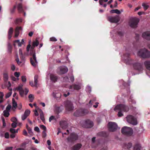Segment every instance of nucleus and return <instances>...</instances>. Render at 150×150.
Returning <instances> with one entry per match:
<instances>
[{
    "label": "nucleus",
    "mask_w": 150,
    "mask_h": 150,
    "mask_svg": "<svg viewBox=\"0 0 150 150\" xmlns=\"http://www.w3.org/2000/svg\"><path fill=\"white\" fill-rule=\"evenodd\" d=\"M114 110L115 111L117 110H118L119 112L118 113V116L119 117H121L123 116V115L122 112H127L129 110V108L128 106L126 105L120 104L117 105L114 108Z\"/></svg>",
    "instance_id": "nucleus-1"
},
{
    "label": "nucleus",
    "mask_w": 150,
    "mask_h": 150,
    "mask_svg": "<svg viewBox=\"0 0 150 150\" xmlns=\"http://www.w3.org/2000/svg\"><path fill=\"white\" fill-rule=\"evenodd\" d=\"M34 47H27V51L28 52L30 50V54L32 56L33 58H30V62L32 65L34 67L36 66L37 62L35 55V50Z\"/></svg>",
    "instance_id": "nucleus-2"
},
{
    "label": "nucleus",
    "mask_w": 150,
    "mask_h": 150,
    "mask_svg": "<svg viewBox=\"0 0 150 150\" xmlns=\"http://www.w3.org/2000/svg\"><path fill=\"white\" fill-rule=\"evenodd\" d=\"M137 55L143 58H149L150 57V52L144 47L139 51Z\"/></svg>",
    "instance_id": "nucleus-3"
},
{
    "label": "nucleus",
    "mask_w": 150,
    "mask_h": 150,
    "mask_svg": "<svg viewBox=\"0 0 150 150\" xmlns=\"http://www.w3.org/2000/svg\"><path fill=\"white\" fill-rule=\"evenodd\" d=\"M121 132L125 135L130 136L132 134L133 130L132 128L125 126L122 129Z\"/></svg>",
    "instance_id": "nucleus-4"
},
{
    "label": "nucleus",
    "mask_w": 150,
    "mask_h": 150,
    "mask_svg": "<svg viewBox=\"0 0 150 150\" xmlns=\"http://www.w3.org/2000/svg\"><path fill=\"white\" fill-rule=\"evenodd\" d=\"M139 21L138 18L136 17H132L130 18L129 22V25L133 28H135L137 26L138 23Z\"/></svg>",
    "instance_id": "nucleus-5"
},
{
    "label": "nucleus",
    "mask_w": 150,
    "mask_h": 150,
    "mask_svg": "<svg viewBox=\"0 0 150 150\" xmlns=\"http://www.w3.org/2000/svg\"><path fill=\"white\" fill-rule=\"evenodd\" d=\"M89 111L87 109H80L74 112V115L76 117L82 116L88 114Z\"/></svg>",
    "instance_id": "nucleus-6"
},
{
    "label": "nucleus",
    "mask_w": 150,
    "mask_h": 150,
    "mask_svg": "<svg viewBox=\"0 0 150 150\" xmlns=\"http://www.w3.org/2000/svg\"><path fill=\"white\" fill-rule=\"evenodd\" d=\"M78 138V136L75 133H72L70 134L69 137L67 138L68 142L71 143H73L75 141L77 140Z\"/></svg>",
    "instance_id": "nucleus-7"
},
{
    "label": "nucleus",
    "mask_w": 150,
    "mask_h": 150,
    "mask_svg": "<svg viewBox=\"0 0 150 150\" xmlns=\"http://www.w3.org/2000/svg\"><path fill=\"white\" fill-rule=\"evenodd\" d=\"M108 127L109 131L111 132L115 131L117 128V125L115 122H110L108 125Z\"/></svg>",
    "instance_id": "nucleus-8"
},
{
    "label": "nucleus",
    "mask_w": 150,
    "mask_h": 150,
    "mask_svg": "<svg viewBox=\"0 0 150 150\" xmlns=\"http://www.w3.org/2000/svg\"><path fill=\"white\" fill-rule=\"evenodd\" d=\"M64 105L66 109L68 111H71L73 110L74 107L72 102L69 100H67L64 102Z\"/></svg>",
    "instance_id": "nucleus-9"
},
{
    "label": "nucleus",
    "mask_w": 150,
    "mask_h": 150,
    "mask_svg": "<svg viewBox=\"0 0 150 150\" xmlns=\"http://www.w3.org/2000/svg\"><path fill=\"white\" fill-rule=\"evenodd\" d=\"M127 122L133 125H136L137 124V122L136 119L133 116L129 115L127 117Z\"/></svg>",
    "instance_id": "nucleus-10"
},
{
    "label": "nucleus",
    "mask_w": 150,
    "mask_h": 150,
    "mask_svg": "<svg viewBox=\"0 0 150 150\" xmlns=\"http://www.w3.org/2000/svg\"><path fill=\"white\" fill-rule=\"evenodd\" d=\"M133 66L134 68L139 71L142 72L144 69L143 64L141 63H135L133 64Z\"/></svg>",
    "instance_id": "nucleus-11"
},
{
    "label": "nucleus",
    "mask_w": 150,
    "mask_h": 150,
    "mask_svg": "<svg viewBox=\"0 0 150 150\" xmlns=\"http://www.w3.org/2000/svg\"><path fill=\"white\" fill-rule=\"evenodd\" d=\"M108 20L111 23H117L120 20V18L118 16H109L108 18Z\"/></svg>",
    "instance_id": "nucleus-12"
},
{
    "label": "nucleus",
    "mask_w": 150,
    "mask_h": 150,
    "mask_svg": "<svg viewBox=\"0 0 150 150\" xmlns=\"http://www.w3.org/2000/svg\"><path fill=\"white\" fill-rule=\"evenodd\" d=\"M130 54L128 53H126L124 54V56L125 57V62L127 64H130L132 63V60L129 57Z\"/></svg>",
    "instance_id": "nucleus-13"
},
{
    "label": "nucleus",
    "mask_w": 150,
    "mask_h": 150,
    "mask_svg": "<svg viewBox=\"0 0 150 150\" xmlns=\"http://www.w3.org/2000/svg\"><path fill=\"white\" fill-rule=\"evenodd\" d=\"M93 122L89 120H87L85 121L84 127L86 128H91L93 126Z\"/></svg>",
    "instance_id": "nucleus-14"
},
{
    "label": "nucleus",
    "mask_w": 150,
    "mask_h": 150,
    "mask_svg": "<svg viewBox=\"0 0 150 150\" xmlns=\"http://www.w3.org/2000/svg\"><path fill=\"white\" fill-rule=\"evenodd\" d=\"M143 38L148 40H150V31H146L144 32L142 35Z\"/></svg>",
    "instance_id": "nucleus-15"
},
{
    "label": "nucleus",
    "mask_w": 150,
    "mask_h": 150,
    "mask_svg": "<svg viewBox=\"0 0 150 150\" xmlns=\"http://www.w3.org/2000/svg\"><path fill=\"white\" fill-rule=\"evenodd\" d=\"M60 127L63 129L67 128L68 126V123L67 121L64 120L61 121L59 122Z\"/></svg>",
    "instance_id": "nucleus-16"
},
{
    "label": "nucleus",
    "mask_w": 150,
    "mask_h": 150,
    "mask_svg": "<svg viewBox=\"0 0 150 150\" xmlns=\"http://www.w3.org/2000/svg\"><path fill=\"white\" fill-rule=\"evenodd\" d=\"M69 88L70 89H74L76 90H78L81 89V87L79 85L74 84L70 86Z\"/></svg>",
    "instance_id": "nucleus-17"
},
{
    "label": "nucleus",
    "mask_w": 150,
    "mask_h": 150,
    "mask_svg": "<svg viewBox=\"0 0 150 150\" xmlns=\"http://www.w3.org/2000/svg\"><path fill=\"white\" fill-rule=\"evenodd\" d=\"M22 29L21 27H17L15 30L14 37L15 38L17 37L19 35L20 31H22Z\"/></svg>",
    "instance_id": "nucleus-18"
},
{
    "label": "nucleus",
    "mask_w": 150,
    "mask_h": 150,
    "mask_svg": "<svg viewBox=\"0 0 150 150\" xmlns=\"http://www.w3.org/2000/svg\"><path fill=\"white\" fill-rule=\"evenodd\" d=\"M82 146V144L81 143H77L74 145L72 147V150H79Z\"/></svg>",
    "instance_id": "nucleus-19"
},
{
    "label": "nucleus",
    "mask_w": 150,
    "mask_h": 150,
    "mask_svg": "<svg viewBox=\"0 0 150 150\" xmlns=\"http://www.w3.org/2000/svg\"><path fill=\"white\" fill-rule=\"evenodd\" d=\"M50 79L52 82L55 83L57 81V76L54 74H51L50 75Z\"/></svg>",
    "instance_id": "nucleus-20"
},
{
    "label": "nucleus",
    "mask_w": 150,
    "mask_h": 150,
    "mask_svg": "<svg viewBox=\"0 0 150 150\" xmlns=\"http://www.w3.org/2000/svg\"><path fill=\"white\" fill-rule=\"evenodd\" d=\"M3 79L4 82H6L8 79V73L7 71L4 72L3 74Z\"/></svg>",
    "instance_id": "nucleus-21"
},
{
    "label": "nucleus",
    "mask_w": 150,
    "mask_h": 150,
    "mask_svg": "<svg viewBox=\"0 0 150 150\" xmlns=\"http://www.w3.org/2000/svg\"><path fill=\"white\" fill-rule=\"evenodd\" d=\"M123 9H121L120 11H119V10L116 9L111 10L110 11V13H115L117 14H120L121 13V12H123Z\"/></svg>",
    "instance_id": "nucleus-22"
},
{
    "label": "nucleus",
    "mask_w": 150,
    "mask_h": 150,
    "mask_svg": "<svg viewBox=\"0 0 150 150\" xmlns=\"http://www.w3.org/2000/svg\"><path fill=\"white\" fill-rule=\"evenodd\" d=\"M144 64L146 69L147 70L150 71V61H146L144 62Z\"/></svg>",
    "instance_id": "nucleus-23"
},
{
    "label": "nucleus",
    "mask_w": 150,
    "mask_h": 150,
    "mask_svg": "<svg viewBox=\"0 0 150 150\" xmlns=\"http://www.w3.org/2000/svg\"><path fill=\"white\" fill-rule=\"evenodd\" d=\"M60 70L61 74H63L67 72L68 71V69L67 67H63L61 68Z\"/></svg>",
    "instance_id": "nucleus-24"
},
{
    "label": "nucleus",
    "mask_w": 150,
    "mask_h": 150,
    "mask_svg": "<svg viewBox=\"0 0 150 150\" xmlns=\"http://www.w3.org/2000/svg\"><path fill=\"white\" fill-rule=\"evenodd\" d=\"M14 45L15 46H22V43H21L19 40H15L13 42Z\"/></svg>",
    "instance_id": "nucleus-25"
},
{
    "label": "nucleus",
    "mask_w": 150,
    "mask_h": 150,
    "mask_svg": "<svg viewBox=\"0 0 150 150\" xmlns=\"http://www.w3.org/2000/svg\"><path fill=\"white\" fill-rule=\"evenodd\" d=\"M13 32V29L12 28H10L8 32V38L10 39L11 37V35Z\"/></svg>",
    "instance_id": "nucleus-26"
},
{
    "label": "nucleus",
    "mask_w": 150,
    "mask_h": 150,
    "mask_svg": "<svg viewBox=\"0 0 150 150\" xmlns=\"http://www.w3.org/2000/svg\"><path fill=\"white\" fill-rule=\"evenodd\" d=\"M141 146L140 144H137L134 147V150H140Z\"/></svg>",
    "instance_id": "nucleus-27"
},
{
    "label": "nucleus",
    "mask_w": 150,
    "mask_h": 150,
    "mask_svg": "<svg viewBox=\"0 0 150 150\" xmlns=\"http://www.w3.org/2000/svg\"><path fill=\"white\" fill-rule=\"evenodd\" d=\"M40 115L41 120L43 122H45L44 115L43 112L41 110H40Z\"/></svg>",
    "instance_id": "nucleus-28"
},
{
    "label": "nucleus",
    "mask_w": 150,
    "mask_h": 150,
    "mask_svg": "<svg viewBox=\"0 0 150 150\" xmlns=\"http://www.w3.org/2000/svg\"><path fill=\"white\" fill-rule=\"evenodd\" d=\"M19 53L20 58L22 60H24L25 57L23 54L22 50L21 49L19 50Z\"/></svg>",
    "instance_id": "nucleus-29"
},
{
    "label": "nucleus",
    "mask_w": 150,
    "mask_h": 150,
    "mask_svg": "<svg viewBox=\"0 0 150 150\" xmlns=\"http://www.w3.org/2000/svg\"><path fill=\"white\" fill-rule=\"evenodd\" d=\"M98 135L100 136L106 137L108 136L107 133L104 132H99L98 133Z\"/></svg>",
    "instance_id": "nucleus-30"
},
{
    "label": "nucleus",
    "mask_w": 150,
    "mask_h": 150,
    "mask_svg": "<svg viewBox=\"0 0 150 150\" xmlns=\"http://www.w3.org/2000/svg\"><path fill=\"white\" fill-rule=\"evenodd\" d=\"M39 44V42L38 39H36L33 42V46L34 47L38 46Z\"/></svg>",
    "instance_id": "nucleus-31"
},
{
    "label": "nucleus",
    "mask_w": 150,
    "mask_h": 150,
    "mask_svg": "<svg viewBox=\"0 0 150 150\" xmlns=\"http://www.w3.org/2000/svg\"><path fill=\"white\" fill-rule=\"evenodd\" d=\"M38 76L35 75L34 76V86L37 87V84L38 82Z\"/></svg>",
    "instance_id": "nucleus-32"
},
{
    "label": "nucleus",
    "mask_w": 150,
    "mask_h": 150,
    "mask_svg": "<svg viewBox=\"0 0 150 150\" xmlns=\"http://www.w3.org/2000/svg\"><path fill=\"white\" fill-rule=\"evenodd\" d=\"M4 93L3 92H0V104L4 101L3 97Z\"/></svg>",
    "instance_id": "nucleus-33"
},
{
    "label": "nucleus",
    "mask_w": 150,
    "mask_h": 150,
    "mask_svg": "<svg viewBox=\"0 0 150 150\" xmlns=\"http://www.w3.org/2000/svg\"><path fill=\"white\" fill-rule=\"evenodd\" d=\"M19 12H22L23 11L22 5L21 4H19L17 6Z\"/></svg>",
    "instance_id": "nucleus-34"
},
{
    "label": "nucleus",
    "mask_w": 150,
    "mask_h": 150,
    "mask_svg": "<svg viewBox=\"0 0 150 150\" xmlns=\"http://www.w3.org/2000/svg\"><path fill=\"white\" fill-rule=\"evenodd\" d=\"M142 6L145 10H147L149 7V6L147 4V3H143L142 4Z\"/></svg>",
    "instance_id": "nucleus-35"
},
{
    "label": "nucleus",
    "mask_w": 150,
    "mask_h": 150,
    "mask_svg": "<svg viewBox=\"0 0 150 150\" xmlns=\"http://www.w3.org/2000/svg\"><path fill=\"white\" fill-rule=\"evenodd\" d=\"M12 101H13V107L15 108L16 109L17 106V104L16 102L14 100V98H12Z\"/></svg>",
    "instance_id": "nucleus-36"
},
{
    "label": "nucleus",
    "mask_w": 150,
    "mask_h": 150,
    "mask_svg": "<svg viewBox=\"0 0 150 150\" xmlns=\"http://www.w3.org/2000/svg\"><path fill=\"white\" fill-rule=\"evenodd\" d=\"M4 113V116L6 117H8L10 115L9 112L6 110H4L3 112Z\"/></svg>",
    "instance_id": "nucleus-37"
},
{
    "label": "nucleus",
    "mask_w": 150,
    "mask_h": 150,
    "mask_svg": "<svg viewBox=\"0 0 150 150\" xmlns=\"http://www.w3.org/2000/svg\"><path fill=\"white\" fill-rule=\"evenodd\" d=\"M28 98L30 100V101L31 102H32L34 98L33 95L31 94H30L28 96Z\"/></svg>",
    "instance_id": "nucleus-38"
},
{
    "label": "nucleus",
    "mask_w": 150,
    "mask_h": 150,
    "mask_svg": "<svg viewBox=\"0 0 150 150\" xmlns=\"http://www.w3.org/2000/svg\"><path fill=\"white\" fill-rule=\"evenodd\" d=\"M132 144L131 143L129 142L127 144H126L125 145V146L127 149H130L132 147Z\"/></svg>",
    "instance_id": "nucleus-39"
},
{
    "label": "nucleus",
    "mask_w": 150,
    "mask_h": 150,
    "mask_svg": "<svg viewBox=\"0 0 150 150\" xmlns=\"http://www.w3.org/2000/svg\"><path fill=\"white\" fill-rule=\"evenodd\" d=\"M54 111L56 114H58L60 112L59 107H56Z\"/></svg>",
    "instance_id": "nucleus-40"
},
{
    "label": "nucleus",
    "mask_w": 150,
    "mask_h": 150,
    "mask_svg": "<svg viewBox=\"0 0 150 150\" xmlns=\"http://www.w3.org/2000/svg\"><path fill=\"white\" fill-rule=\"evenodd\" d=\"M53 94L54 95V97L56 98H58L59 97H60L61 96V95L60 93H57V94H55L54 93V92H53Z\"/></svg>",
    "instance_id": "nucleus-41"
},
{
    "label": "nucleus",
    "mask_w": 150,
    "mask_h": 150,
    "mask_svg": "<svg viewBox=\"0 0 150 150\" xmlns=\"http://www.w3.org/2000/svg\"><path fill=\"white\" fill-rule=\"evenodd\" d=\"M30 113V111L29 110H26L24 112V114L28 117Z\"/></svg>",
    "instance_id": "nucleus-42"
},
{
    "label": "nucleus",
    "mask_w": 150,
    "mask_h": 150,
    "mask_svg": "<svg viewBox=\"0 0 150 150\" xmlns=\"http://www.w3.org/2000/svg\"><path fill=\"white\" fill-rule=\"evenodd\" d=\"M70 94V93L69 92H63V96L64 97H67L69 96Z\"/></svg>",
    "instance_id": "nucleus-43"
},
{
    "label": "nucleus",
    "mask_w": 150,
    "mask_h": 150,
    "mask_svg": "<svg viewBox=\"0 0 150 150\" xmlns=\"http://www.w3.org/2000/svg\"><path fill=\"white\" fill-rule=\"evenodd\" d=\"M108 1V0H99V2L100 4L101 5H102L103 4L104 2H106Z\"/></svg>",
    "instance_id": "nucleus-44"
},
{
    "label": "nucleus",
    "mask_w": 150,
    "mask_h": 150,
    "mask_svg": "<svg viewBox=\"0 0 150 150\" xmlns=\"http://www.w3.org/2000/svg\"><path fill=\"white\" fill-rule=\"evenodd\" d=\"M12 94V92H9L7 93L5 96V98H7L10 97Z\"/></svg>",
    "instance_id": "nucleus-45"
},
{
    "label": "nucleus",
    "mask_w": 150,
    "mask_h": 150,
    "mask_svg": "<svg viewBox=\"0 0 150 150\" xmlns=\"http://www.w3.org/2000/svg\"><path fill=\"white\" fill-rule=\"evenodd\" d=\"M50 41H56L57 40V39L54 37H52L50 38Z\"/></svg>",
    "instance_id": "nucleus-46"
},
{
    "label": "nucleus",
    "mask_w": 150,
    "mask_h": 150,
    "mask_svg": "<svg viewBox=\"0 0 150 150\" xmlns=\"http://www.w3.org/2000/svg\"><path fill=\"white\" fill-rule=\"evenodd\" d=\"M46 131H43L42 132V137L43 138H45L47 135L46 133Z\"/></svg>",
    "instance_id": "nucleus-47"
},
{
    "label": "nucleus",
    "mask_w": 150,
    "mask_h": 150,
    "mask_svg": "<svg viewBox=\"0 0 150 150\" xmlns=\"http://www.w3.org/2000/svg\"><path fill=\"white\" fill-rule=\"evenodd\" d=\"M11 120L12 122H17V119L15 117H12L11 119Z\"/></svg>",
    "instance_id": "nucleus-48"
},
{
    "label": "nucleus",
    "mask_w": 150,
    "mask_h": 150,
    "mask_svg": "<svg viewBox=\"0 0 150 150\" xmlns=\"http://www.w3.org/2000/svg\"><path fill=\"white\" fill-rule=\"evenodd\" d=\"M4 137L6 139H8L9 137V134L8 132H6L5 133Z\"/></svg>",
    "instance_id": "nucleus-49"
},
{
    "label": "nucleus",
    "mask_w": 150,
    "mask_h": 150,
    "mask_svg": "<svg viewBox=\"0 0 150 150\" xmlns=\"http://www.w3.org/2000/svg\"><path fill=\"white\" fill-rule=\"evenodd\" d=\"M11 108V106L9 105L7 106V107L6 108V110H6L7 111H8V112H9V111H10V110Z\"/></svg>",
    "instance_id": "nucleus-50"
},
{
    "label": "nucleus",
    "mask_w": 150,
    "mask_h": 150,
    "mask_svg": "<svg viewBox=\"0 0 150 150\" xmlns=\"http://www.w3.org/2000/svg\"><path fill=\"white\" fill-rule=\"evenodd\" d=\"M40 127L41 129H43V130H44V131H46V127H45V126L43 125H40Z\"/></svg>",
    "instance_id": "nucleus-51"
},
{
    "label": "nucleus",
    "mask_w": 150,
    "mask_h": 150,
    "mask_svg": "<svg viewBox=\"0 0 150 150\" xmlns=\"http://www.w3.org/2000/svg\"><path fill=\"white\" fill-rule=\"evenodd\" d=\"M19 94L21 96H23L24 91L23 89L19 91Z\"/></svg>",
    "instance_id": "nucleus-52"
},
{
    "label": "nucleus",
    "mask_w": 150,
    "mask_h": 150,
    "mask_svg": "<svg viewBox=\"0 0 150 150\" xmlns=\"http://www.w3.org/2000/svg\"><path fill=\"white\" fill-rule=\"evenodd\" d=\"M17 124V122H13L11 124V126L13 128H15L16 127Z\"/></svg>",
    "instance_id": "nucleus-53"
},
{
    "label": "nucleus",
    "mask_w": 150,
    "mask_h": 150,
    "mask_svg": "<svg viewBox=\"0 0 150 150\" xmlns=\"http://www.w3.org/2000/svg\"><path fill=\"white\" fill-rule=\"evenodd\" d=\"M20 73L19 72H16L14 73V75L16 77H18L19 76Z\"/></svg>",
    "instance_id": "nucleus-54"
},
{
    "label": "nucleus",
    "mask_w": 150,
    "mask_h": 150,
    "mask_svg": "<svg viewBox=\"0 0 150 150\" xmlns=\"http://www.w3.org/2000/svg\"><path fill=\"white\" fill-rule=\"evenodd\" d=\"M21 80L23 82H25L26 80L25 76H22L21 77Z\"/></svg>",
    "instance_id": "nucleus-55"
},
{
    "label": "nucleus",
    "mask_w": 150,
    "mask_h": 150,
    "mask_svg": "<svg viewBox=\"0 0 150 150\" xmlns=\"http://www.w3.org/2000/svg\"><path fill=\"white\" fill-rule=\"evenodd\" d=\"M10 132L14 134L16 133L15 129L13 128H11L10 130Z\"/></svg>",
    "instance_id": "nucleus-56"
},
{
    "label": "nucleus",
    "mask_w": 150,
    "mask_h": 150,
    "mask_svg": "<svg viewBox=\"0 0 150 150\" xmlns=\"http://www.w3.org/2000/svg\"><path fill=\"white\" fill-rule=\"evenodd\" d=\"M34 130L35 131H36L38 132H40L39 129L38 127H35Z\"/></svg>",
    "instance_id": "nucleus-57"
},
{
    "label": "nucleus",
    "mask_w": 150,
    "mask_h": 150,
    "mask_svg": "<svg viewBox=\"0 0 150 150\" xmlns=\"http://www.w3.org/2000/svg\"><path fill=\"white\" fill-rule=\"evenodd\" d=\"M55 118L54 117L53 115L51 116L49 118V121L50 122L52 120H54Z\"/></svg>",
    "instance_id": "nucleus-58"
},
{
    "label": "nucleus",
    "mask_w": 150,
    "mask_h": 150,
    "mask_svg": "<svg viewBox=\"0 0 150 150\" xmlns=\"http://www.w3.org/2000/svg\"><path fill=\"white\" fill-rule=\"evenodd\" d=\"M27 117V115L24 114V115L22 116V119L23 120H24Z\"/></svg>",
    "instance_id": "nucleus-59"
},
{
    "label": "nucleus",
    "mask_w": 150,
    "mask_h": 150,
    "mask_svg": "<svg viewBox=\"0 0 150 150\" xmlns=\"http://www.w3.org/2000/svg\"><path fill=\"white\" fill-rule=\"evenodd\" d=\"M27 130L28 131V133L30 135H32L33 134V133L32 132V129L30 128V129H28Z\"/></svg>",
    "instance_id": "nucleus-60"
},
{
    "label": "nucleus",
    "mask_w": 150,
    "mask_h": 150,
    "mask_svg": "<svg viewBox=\"0 0 150 150\" xmlns=\"http://www.w3.org/2000/svg\"><path fill=\"white\" fill-rule=\"evenodd\" d=\"M96 98H94L93 100H91L89 101V104L91 105L92 104V102L96 101Z\"/></svg>",
    "instance_id": "nucleus-61"
},
{
    "label": "nucleus",
    "mask_w": 150,
    "mask_h": 150,
    "mask_svg": "<svg viewBox=\"0 0 150 150\" xmlns=\"http://www.w3.org/2000/svg\"><path fill=\"white\" fill-rule=\"evenodd\" d=\"M129 102H132V103H135V101L134 100H133V99H132L131 96L129 98Z\"/></svg>",
    "instance_id": "nucleus-62"
},
{
    "label": "nucleus",
    "mask_w": 150,
    "mask_h": 150,
    "mask_svg": "<svg viewBox=\"0 0 150 150\" xmlns=\"http://www.w3.org/2000/svg\"><path fill=\"white\" fill-rule=\"evenodd\" d=\"M69 78L71 81L73 82L74 80V76H72L69 77Z\"/></svg>",
    "instance_id": "nucleus-63"
},
{
    "label": "nucleus",
    "mask_w": 150,
    "mask_h": 150,
    "mask_svg": "<svg viewBox=\"0 0 150 150\" xmlns=\"http://www.w3.org/2000/svg\"><path fill=\"white\" fill-rule=\"evenodd\" d=\"M13 147L12 146L6 147L5 150H12Z\"/></svg>",
    "instance_id": "nucleus-64"
}]
</instances>
